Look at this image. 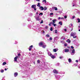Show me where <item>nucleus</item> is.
<instances>
[{
	"label": "nucleus",
	"mask_w": 80,
	"mask_h": 80,
	"mask_svg": "<svg viewBox=\"0 0 80 80\" xmlns=\"http://www.w3.org/2000/svg\"><path fill=\"white\" fill-rule=\"evenodd\" d=\"M63 58V56L59 57V58H60V59H61V58Z\"/></svg>",
	"instance_id": "37"
},
{
	"label": "nucleus",
	"mask_w": 80,
	"mask_h": 80,
	"mask_svg": "<svg viewBox=\"0 0 80 80\" xmlns=\"http://www.w3.org/2000/svg\"><path fill=\"white\" fill-rule=\"evenodd\" d=\"M44 10H46L47 9V8H46V7H44Z\"/></svg>",
	"instance_id": "24"
},
{
	"label": "nucleus",
	"mask_w": 80,
	"mask_h": 80,
	"mask_svg": "<svg viewBox=\"0 0 80 80\" xmlns=\"http://www.w3.org/2000/svg\"><path fill=\"white\" fill-rule=\"evenodd\" d=\"M76 62L78 63V60H76Z\"/></svg>",
	"instance_id": "47"
},
{
	"label": "nucleus",
	"mask_w": 80,
	"mask_h": 80,
	"mask_svg": "<svg viewBox=\"0 0 80 80\" xmlns=\"http://www.w3.org/2000/svg\"><path fill=\"white\" fill-rule=\"evenodd\" d=\"M6 62H3V63H2V65H6Z\"/></svg>",
	"instance_id": "29"
},
{
	"label": "nucleus",
	"mask_w": 80,
	"mask_h": 80,
	"mask_svg": "<svg viewBox=\"0 0 80 80\" xmlns=\"http://www.w3.org/2000/svg\"><path fill=\"white\" fill-rule=\"evenodd\" d=\"M32 48H33V45H32L29 47V51H31V50H32Z\"/></svg>",
	"instance_id": "5"
},
{
	"label": "nucleus",
	"mask_w": 80,
	"mask_h": 80,
	"mask_svg": "<svg viewBox=\"0 0 80 80\" xmlns=\"http://www.w3.org/2000/svg\"><path fill=\"white\" fill-rule=\"evenodd\" d=\"M34 10H36V8H34Z\"/></svg>",
	"instance_id": "57"
},
{
	"label": "nucleus",
	"mask_w": 80,
	"mask_h": 80,
	"mask_svg": "<svg viewBox=\"0 0 80 80\" xmlns=\"http://www.w3.org/2000/svg\"><path fill=\"white\" fill-rule=\"evenodd\" d=\"M43 23V20L41 21V22H40V23Z\"/></svg>",
	"instance_id": "41"
},
{
	"label": "nucleus",
	"mask_w": 80,
	"mask_h": 80,
	"mask_svg": "<svg viewBox=\"0 0 80 80\" xmlns=\"http://www.w3.org/2000/svg\"><path fill=\"white\" fill-rule=\"evenodd\" d=\"M28 22H30V19H28Z\"/></svg>",
	"instance_id": "54"
},
{
	"label": "nucleus",
	"mask_w": 80,
	"mask_h": 80,
	"mask_svg": "<svg viewBox=\"0 0 80 80\" xmlns=\"http://www.w3.org/2000/svg\"><path fill=\"white\" fill-rule=\"evenodd\" d=\"M78 31H79V32H80V29L78 30Z\"/></svg>",
	"instance_id": "63"
},
{
	"label": "nucleus",
	"mask_w": 80,
	"mask_h": 80,
	"mask_svg": "<svg viewBox=\"0 0 80 80\" xmlns=\"http://www.w3.org/2000/svg\"><path fill=\"white\" fill-rule=\"evenodd\" d=\"M60 18H61L59 17L58 18V20H60Z\"/></svg>",
	"instance_id": "46"
},
{
	"label": "nucleus",
	"mask_w": 80,
	"mask_h": 80,
	"mask_svg": "<svg viewBox=\"0 0 80 80\" xmlns=\"http://www.w3.org/2000/svg\"><path fill=\"white\" fill-rule=\"evenodd\" d=\"M54 55H57V53H55V54H54Z\"/></svg>",
	"instance_id": "62"
},
{
	"label": "nucleus",
	"mask_w": 80,
	"mask_h": 80,
	"mask_svg": "<svg viewBox=\"0 0 80 80\" xmlns=\"http://www.w3.org/2000/svg\"><path fill=\"white\" fill-rule=\"evenodd\" d=\"M46 36L47 37H50V35H49L48 34L46 35Z\"/></svg>",
	"instance_id": "33"
},
{
	"label": "nucleus",
	"mask_w": 80,
	"mask_h": 80,
	"mask_svg": "<svg viewBox=\"0 0 80 80\" xmlns=\"http://www.w3.org/2000/svg\"><path fill=\"white\" fill-rule=\"evenodd\" d=\"M58 36H57L54 38V40H58Z\"/></svg>",
	"instance_id": "11"
},
{
	"label": "nucleus",
	"mask_w": 80,
	"mask_h": 80,
	"mask_svg": "<svg viewBox=\"0 0 80 80\" xmlns=\"http://www.w3.org/2000/svg\"><path fill=\"white\" fill-rule=\"evenodd\" d=\"M48 55H49V56H51L52 55V54L51 53V52H48Z\"/></svg>",
	"instance_id": "18"
},
{
	"label": "nucleus",
	"mask_w": 80,
	"mask_h": 80,
	"mask_svg": "<svg viewBox=\"0 0 80 80\" xmlns=\"http://www.w3.org/2000/svg\"><path fill=\"white\" fill-rule=\"evenodd\" d=\"M70 35L71 37H73L74 36H75V35H76V33L71 32Z\"/></svg>",
	"instance_id": "1"
},
{
	"label": "nucleus",
	"mask_w": 80,
	"mask_h": 80,
	"mask_svg": "<svg viewBox=\"0 0 80 80\" xmlns=\"http://www.w3.org/2000/svg\"><path fill=\"white\" fill-rule=\"evenodd\" d=\"M52 8L53 10H56V11H57V10H58V9H57V8L56 7H52Z\"/></svg>",
	"instance_id": "8"
},
{
	"label": "nucleus",
	"mask_w": 80,
	"mask_h": 80,
	"mask_svg": "<svg viewBox=\"0 0 80 80\" xmlns=\"http://www.w3.org/2000/svg\"><path fill=\"white\" fill-rule=\"evenodd\" d=\"M43 15V13H40V14H39V15Z\"/></svg>",
	"instance_id": "39"
},
{
	"label": "nucleus",
	"mask_w": 80,
	"mask_h": 80,
	"mask_svg": "<svg viewBox=\"0 0 80 80\" xmlns=\"http://www.w3.org/2000/svg\"><path fill=\"white\" fill-rule=\"evenodd\" d=\"M20 55H21V54H20L19 53L18 54V57H20Z\"/></svg>",
	"instance_id": "40"
},
{
	"label": "nucleus",
	"mask_w": 80,
	"mask_h": 80,
	"mask_svg": "<svg viewBox=\"0 0 80 80\" xmlns=\"http://www.w3.org/2000/svg\"><path fill=\"white\" fill-rule=\"evenodd\" d=\"M58 49H53V52H57V51H58Z\"/></svg>",
	"instance_id": "16"
},
{
	"label": "nucleus",
	"mask_w": 80,
	"mask_h": 80,
	"mask_svg": "<svg viewBox=\"0 0 80 80\" xmlns=\"http://www.w3.org/2000/svg\"><path fill=\"white\" fill-rule=\"evenodd\" d=\"M68 61L69 63L71 62H72V60L71 59V58H69L68 60Z\"/></svg>",
	"instance_id": "20"
},
{
	"label": "nucleus",
	"mask_w": 80,
	"mask_h": 80,
	"mask_svg": "<svg viewBox=\"0 0 80 80\" xmlns=\"http://www.w3.org/2000/svg\"><path fill=\"white\" fill-rule=\"evenodd\" d=\"M17 75H18V73L17 72H15L14 74V76L15 77H17Z\"/></svg>",
	"instance_id": "13"
},
{
	"label": "nucleus",
	"mask_w": 80,
	"mask_h": 80,
	"mask_svg": "<svg viewBox=\"0 0 80 80\" xmlns=\"http://www.w3.org/2000/svg\"><path fill=\"white\" fill-rule=\"evenodd\" d=\"M46 47H47V45L45 44V43H44L43 45H42V48H45Z\"/></svg>",
	"instance_id": "7"
},
{
	"label": "nucleus",
	"mask_w": 80,
	"mask_h": 80,
	"mask_svg": "<svg viewBox=\"0 0 80 80\" xmlns=\"http://www.w3.org/2000/svg\"><path fill=\"white\" fill-rule=\"evenodd\" d=\"M53 40V39L52 38V37H50L49 38V40H50H50Z\"/></svg>",
	"instance_id": "28"
},
{
	"label": "nucleus",
	"mask_w": 80,
	"mask_h": 80,
	"mask_svg": "<svg viewBox=\"0 0 80 80\" xmlns=\"http://www.w3.org/2000/svg\"><path fill=\"white\" fill-rule=\"evenodd\" d=\"M52 21L53 23H55V22H56L57 21V20L56 19H54Z\"/></svg>",
	"instance_id": "21"
},
{
	"label": "nucleus",
	"mask_w": 80,
	"mask_h": 80,
	"mask_svg": "<svg viewBox=\"0 0 80 80\" xmlns=\"http://www.w3.org/2000/svg\"><path fill=\"white\" fill-rule=\"evenodd\" d=\"M75 16H72V18L73 19V18H75Z\"/></svg>",
	"instance_id": "48"
},
{
	"label": "nucleus",
	"mask_w": 80,
	"mask_h": 80,
	"mask_svg": "<svg viewBox=\"0 0 80 80\" xmlns=\"http://www.w3.org/2000/svg\"><path fill=\"white\" fill-rule=\"evenodd\" d=\"M50 57H51L52 58H55V56L54 55H52Z\"/></svg>",
	"instance_id": "17"
},
{
	"label": "nucleus",
	"mask_w": 80,
	"mask_h": 80,
	"mask_svg": "<svg viewBox=\"0 0 80 80\" xmlns=\"http://www.w3.org/2000/svg\"><path fill=\"white\" fill-rule=\"evenodd\" d=\"M40 60H38L37 61V62L38 63H40Z\"/></svg>",
	"instance_id": "36"
},
{
	"label": "nucleus",
	"mask_w": 80,
	"mask_h": 80,
	"mask_svg": "<svg viewBox=\"0 0 80 80\" xmlns=\"http://www.w3.org/2000/svg\"><path fill=\"white\" fill-rule=\"evenodd\" d=\"M64 31H65V32H67V29H64Z\"/></svg>",
	"instance_id": "50"
},
{
	"label": "nucleus",
	"mask_w": 80,
	"mask_h": 80,
	"mask_svg": "<svg viewBox=\"0 0 80 80\" xmlns=\"http://www.w3.org/2000/svg\"><path fill=\"white\" fill-rule=\"evenodd\" d=\"M53 72L54 73H58V71L56 69H54L53 71Z\"/></svg>",
	"instance_id": "6"
},
{
	"label": "nucleus",
	"mask_w": 80,
	"mask_h": 80,
	"mask_svg": "<svg viewBox=\"0 0 80 80\" xmlns=\"http://www.w3.org/2000/svg\"><path fill=\"white\" fill-rule=\"evenodd\" d=\"M64 18H67V16H65L64 17Z\"/></svg>",
	"instance_id": "42"
},
{
	"label": "nucleus",
	"mask_w": 80,
	"mask_h": 80,
	"mask_svg": "<svg viewBox=\"0 0 80 80\" xmlns=\"http://www.w3.org/2000/svg\"><path fill=\"white\" fill-rule=\"evenodd\" d=\"M46 28H48V26H46L45 27Z\"/></svg>",
	"instance_id": "56"
},
{
	"label": "nucleus",
	"mask_w": 80,
	"mask_h": 80,
	"mask_svg": "<svg viewBox=\"0 0 80 80\" xmlns=\"http://www.w3.org/2000/svg\"><path fill=\"white\" fill-rule=\"evenodd\" d=\"M18 58V56H17L16 57H15L14 58V61H15V62H17V58Z\"/></svg>",
	"instance_id": "12"
},
{
	"label": "nucleus",
	"mask_w": 80,
	"mask_h": 80,
	"mask_svg": "<svg viewBox=\"0 0 80 80\" xmlns=\"http://www.w3.org/2000/svg\"><path fill=\"white\" fill-rule=\"evenodd\" d=\"M75 66L76 67H77V64H74Z\"/></svg>",
	"instance_id": "53"
},
{
	"label": "nucleus",
	"mask_w": 80,
	"mask_h": 80,
	"mask_svg": "<svg viewBox=\"0 0 80 80\" xmlns=\"http://www.w3.org/2000/svg\"><path fill=\"white\" fill-rule=\"evenodd\" d=\"M78 68H80V66H78Z\"/></svg>",
	"instance_id": "60"
},
{
	"label": "nucleus",
	"mask_w": 80,
	"mask_h": 80,
	"mask_svg": "<svg viewBox=\"0 0 80 80\" xmlns=\"http://www.w3.org/2000/svg\"><path fill=\"white\" fill-rule=\"evenodd\" d=\"M72 52L71 53V55H73L75 54V49H73L71 50Z\"/></svg>",
	"instance_id": "2"
},
{
	"label": "nucleus",
	"mask_w": 80,
	"mask_h": 80,
	"mask_svg": "<svg viewBox=\"0 0 80 80\" xmlns=\"http://www.w3.org/2000/svg\"><path fill=\"white\" fill-rule=\"evenodd\" d=\"M5 71H6L7 70V68H5Z\"/></svg>",
	"instance_id": "61"
},
{
	"label": "nucleus",
	"mask_w": 80,
	"mask_h": 80,
	"mask_svg": "<svg viewBox=\"0 0 80 80\" xmlns=\"http://www.w3.org/2000/svg\"><path fill=\"white\" fill-rule=\"evenodd\" d=\"M39 9L41 10H44L43 7L42 6L40 7L39 8Z\"/></svg>",
	"instance_id": "14"
},
{
	"label": "nucleus",
	"mask_w": 80,
	"mask_h": 80,
	"mask_svg": "<svg viewBox=\"0 0 80 80\" xmlns=\"http://www.w3.org/2000/svg\"><path fill=\"white\" fill-rule=\"evenodd\" d=\"M36 14H38V12H37L36 13Z\"/></svg>",
	"instance_id": "64"
},
{
	"label": "nucleus",
	"mask_w": 80,
	"mask_h": 80,
	"mask_svg": "<svg viewBox=\"0 0 80 80\" xmlns=\"http://www.w3.org/2000/svg\"><path fill=\"white\" fill-rule=\"evenodd\" d=\"M36 5H32L31 6L32 8H36Z\"/></svg>",
	"instance_id": "9"
},
{
	"label": "nucleus",
	"mask_w": 80,
	"mask_h": 80,
	"mask_svg": "<svg viewBox=\"0 0 80 80\" xmlns=\"http://www.w3.org/2000/svg\"><path fill=\"white\" fill-rule=\"evenodd\" d=\"M60 65V63H57V65H58H58Z\"/></svg>",
	"instance_id": "49"
},
{
	"label": "nucleus",
	"mask_w": 80,
	"mask_h": 80,
	"mask_svg": "<svg viewBox=\"0 0 80 80\" xmlns=\"http://www.w3.org/2000/svg\"><path fill=\"white\" fill-rule=\"evenodd\" d=\"M59 24H60L61 25H62V22H59Z\"/></svg>",
	"instance_id": "23"
},
{
	"label": "nucleus",
	"mask_w": 80,
	"mask_h": 80,
	"mask_svg": "<svg viewBox=\"0 0 80 80\" xmlns=\"http://www.w3.org/2000/svg\"><path fill=\"white\" fill-rule=\"evenodd\" d=\"M78 22H80V19L79 18H78Z\"/></svg>",
	"instance_id": "38"
},
{
	"label": "nucleus",
	"mask_w": 80,
	"mask_h": 80,
	"mask_svg": "<svg viewBox=\"0 0 80 80\" xmlns=\"http://www.w3.org/2000/svg\"><path fill=\"white\" fill-rule=\"evenodd\" d=\"M37 6L38 7H40V3L38 2V4L37 5Z\"/></svg>",
	"instance_id": "25"
},
{
	"label": "nucleus",
	"mask_w": 80,
	"mask_h": 80,
	"mask_svg": "<svg viewBox=\"0 0 80 80\" xmlns=\"http://www.w3.org/2000/svg\"><path fill=\"white\" fill-rule=\"evenodd\" d=\"M72 5H73V7H74V6H75V1H73V2L72 3Z\"/></svg>",
	"instance_id": "15"
},
{
	"label": "nucleus",
	"mask_w": 80,
	"mask_h": 80,
	"mask_svg": "<svg viewBox=\"0 0 80 80\" xmlns=\"http://www.w3.org/2000/svg\"><path fill=\"white\" fill-rule=\"evenodd\" d=\"M55 33H58V32L57 31V30H55Z\"/></svg>",
	"instance_id": "30"
},
{
	"label": "nucleus",
	"mask_w": 80,
	"mask_h": 80,
	"mask_svg": "<svg viewBox=\"0 0 80 80\" xmlns=\"http://www.w3.org/2000/svg\"><path fill=\"white\" fill-rule=\"evenodd\" d=\"M42 2H44L45 3H47V1H46V0H43Z\"/></svg>",
	"instance_id": "22"
},
{
	"label": "nucleus",
	"mask_w": 80,
	"mask_h": 80,
	"mask_svg": "<svg viewBox=\"0 0 80 80\" xmlns=\"http://www.w3.org/2000/svg\"><path fill=\"white\" fill-rule=\"evenodd\" d=\"M71 48H72V49H73V46H71Z\"/></svg>",
	"instance_id": "52"
},
{
	"label": "nucleus",
	"mask_w": 80,
	"mask_h": 80,
	"mask_svg": "<svg viewBox=\"0 0 80 80\" xmlns=\"http://www.w3.org/2000/svg\"><path fill=\"white\" fill-rule=\"evenodd\" d=\"M67 42H68V43H70V40L68 39Z\"/></svg>",
	"instance_id": "31"
},
{
	"label": "nucleus",
	"mask_w": 80,
	"mask_h": 80,
	"mask_svg": "<svg viewBox=\"0 0 80 80\" xmlns=\"http://www.w3.org/2000/svg\"><path fill=\"white\" fill-rule=\"evenodd\" d=\"M47 52H49L48 51V49H47Z\"/></svg>",
	"instance_id": "58"
},
{
	"label": "nucleus",
	"mask_w": 80,
	"mask_h": 80,
	"mask_svg": "<svg viewBox=\"0 0 80 80\" xmlns=\"http://www.w3.org/2000/svg\"><path fill=\"white\" fill-rule=\"evenodd\" d=\"M50 30L51 31H53V28H52V27L51 28Z\"/></svg>",
	"instance_id": "34"
},
{
	"label": "nucleus",
	"mask_w": 80,
	"mask_h": 80,
	"mask_svg": "<svg viewBox=\"0 0 80 80\" xmlns=\"http://www.w3.org/2000/svg\"><path fill=\"white\" fill-rule=\"evenodd\" d=\"M44 43H43V42H40L39 43V45L40 47H42V46L43 45Z\"/></svg>",
	"instance_id": "4"
},
{
	"label": "nucleus",
	"mask_w": 80,
	"mask_h": 80,
	"mask_svg": "<svg viewBox=\"0 0 80 80\" xmlns=\"http://www.w3.org/2000/svg\"><path fill=\"white\" fill-rule=\"evenodd\" d=\"M65 52H69V50L68 49L66 48L64 50Z\"/></svg>",
	"instance_id": "10"
},
{
	"label": "nucleus",
	"mask_w": 80,
	"mask_h": 80,
	"mask_svg": "<svg viewBox=\"0 0 80 80\" xmlns=\"http://www.w3.org/2000/svg\"><path fill=\"white\" fill-rule=\"evenodd\" d=\"M73 38H77V36H73Z\"/></svg>",
	"instance_id": "44"
},
{
	"label": "nucleus",
	"mask_w": 80,
	"mask_h": 80,
	"mask_svg": "<svg viewBox=\"0 0 80 80\" xmlns=\"http://www.w3.org/2000/svg\"><path fill=\"white\" fill-rule=\"evenodd\" d=\"M0 71L1 73H3L4 72V70L3 69H1Z\"/></svg>",
	"instance_id": "19"
},
{
	"label": "nucleus",
	"mask_w": 80,
	"mask_h": 80,
	"mask_svg": "<svg viewBox=\"0 0 80 80\" xmlns=\"http://www.w3.org/2000/svg\"><path fill=\"white\" fill-rule=\"evenodd\" d=\"M53 15V13H51L49 14L50 16H52V15Z\"/></svg>",
	"instance_id": "26"
},
{
	"label": "nucleus",
	"mask_w": 80,
	"mask_h": 80,
	"mask_svg": "<svg viewBox=\"0 0 80 80\" xmlns=\"http://www.w3.org/2000/svg\"><path fill=\"white\" fill-rule=\"evenodd\" d=\"M53 25V26L54 27H55V26H56V25H57L54 23H53V24H52Z\"/></svg>",
	"instance_id": "32"
},
{
	"label": "nucleus",
	"mask_w": 80,
	"mask_h": 80,
	"mask_svg": "<svg viewBox=\"0 0 80 80\" xmlns=\"http://www.w3.org/2000/svg\"><path fill=\"white\" fill-rule=\"evenodd\" d=\"M32 13H30V16H32Z\"/></svg>",
	"instance_id": "45"
},
{
	"label": "nucleus",
	"mask_w": 80,
	"mask_h": 80,
	"mask_svg": "<svg viewBox=\"0 0 80 80\" xmlns=\"http://www.w3.org/2000/svg\"><path fill=\"white\" fill-rule=\"evenodd\" d=\"M45 33V31L43 30H42L41 31V33Z\"/></svg>",
	"instance_id": "27"
},
{
	"label": "nucleus",
	"mask_w": 80,
	"mask_h": 80,
	"mask_svg": "<svg viewBox=\"0 0 80 80\" xmlns=\"http://www.w3.org/2000/svg\"><path fill=\"white\" fill-rule=\"evenodd\" d=\"M53 22H50V23L49 24V25H51V24H52V25H53Z\"/></svg>",
	"instance_id": "35"
},
{
	"label": "nucleus",
	"mask_w": 80,
	"mask_h": 80,
	"mask_svg": "<svg viewBox=\"0 0 80 80\" xmlns=\"http://www.w3.org/2000/svg\"><path fill=\"white\" fill-rule=\"evenodd\" d=\"M40 17H39V16H38V17H37L36 18V20L37 21H39L40 20Z\"/></svg>",
	"instance_id": "3"
},
{
	"label": "nucleus",
	"mask_w": 80,
	"mask_h": 80,
	"mask_svg": "<svg viewBox=\"0 0 80 80\" xmlns=\"http://www.w3.org/2000/svg\"><path fill=\"white\" fill-rule=\"evenodd\" d=\"M36 1H38V2H40V0H36Z\"/></svg>",
	"instance_id": "55"
},
{
	"label": "nucleus",
	"mask_w": 80,
	"mask_h": 80,
	"mask_svg": "<svg viewBox=\"0 0 80 80\" xmlns=\"http://www.w3.org/2000/svg\"><path fill=\"white\" fill-rule=\"evenodd\" d=\"M61 19H64V18H61Z\"/></svg>",
	"instance_id": "59"
},
{
	"label": "nucleus",
	"mask_w": 80,
	"mask_h": 80,
	"mask_svg": "<svg viewBox=\"0 0 80 80\" xmlns=\"http://www.w3.org/2000/svg\"><path fill=\"white\" fill-rule=\"evenodd\" d=\"M70 26H73V24H71L70 25Z\"/></svg>",
	"instance_id": "51"
},
{
	"label": "nucleus",
	"mask_w": 80,
	"mask_h": 80,
	"mask_svg": "<svg viewBox=\"0 0 80 80\" xmlns=\"http://www.w3.org/2000/svg\"><path fill=\"white\" fill-rule=\"evenodd\" d=\"M64 45L65 47H66V46H67V44H65Z\"/></svg>",
	"instance_id": "43"
}]
</instances>
